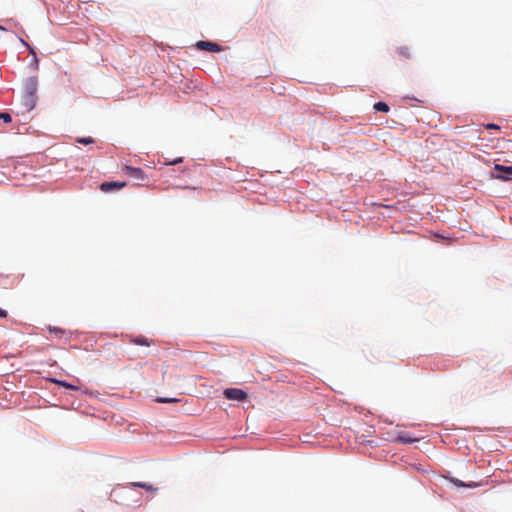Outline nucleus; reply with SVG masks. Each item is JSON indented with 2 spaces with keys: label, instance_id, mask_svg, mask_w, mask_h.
Returning a JSON list of instances; mask_svg holds the SVG:
<instances>
[{
  "label": "nucleus",
  "instance_id": "1",
  "mask_svg": "<svg viewBox=\"0 0 512 512\" xmlns=\"http://www.w3.org/2000/svg\"><path fill=\"white\" fill-rule=\"evenodd\" d=\"M37 90H38V79L37 77H28L23 84L22 94V106L23 112H30L37 104Z\"/></svg>",
  "mask_w": 512,
  "mask_h": 512
},
{
  "label": "nucleus",
  "instance_id": "2",
  "mask_svg": "<svg viewBox=\"0 0 512 512\" xmlns=\"http://www.w3.org/2000/svg\"><path fill=\"white\" fill-rule=\"evenodd\" d=\"M223 395L228 400L245 401L248 398V394L239 388H227L224 390Z\"/></svg>",
  "mask_w": 512,
  "mask_h": 512
},
{
  "label": "nucleus",
  "instance_id": "3",
  "mask_svg": "<svg viewBox=\"0 0 512 512\" xmlns=\"http://www.w3.org/2000/svg\"><path fill=\"white\" fill-rule=\"evenodd\" d=\"M494 177L503 179V180H510L512 179V166H504L500 164H496L494 166Z\"/></svg>",
  "mask_w": 512,
  "mask_h": 512
},
{
  "label": "nucleus",
  "instance_id": "4",
  "mask_svg": "<svg viewBox=\"0 0 512 512\" xmlns=\"http://www.w3.org/2000/svg\"><path fill=\"white\" fill-rule=\"evenodd\" d=\"M123 171L126 175L136 180L144 181L147 179L145 172L141 168L124 166Z\"/></svg>",
  "mask_w": 512,
  "mask_h": 512
},
{
  "label": "nucleus",
  "instance_id": "5",
  "mask_svg": "<svg viewBox=\"0 0 512 512\" xmlns=\"http://www.w3.org/2000/svg\"><path fill=\"white\" fill-rule=\"evenodd\" d=\"M126 186V182L113 181V182H103L100 185V190L102 192L108 193L114 190H120Z\"/></svg>",
  "mask_w": 512,
  "mask_h": 512
},
{
  "label": "nucleus",
  "instance_id": "6",
  "mask_svg": "<svg viewBox=\"0 0 512 512\" xmlns=\"http://www.w3.org/2000/svg\"><path fill=\"white\" fill-rule=\"evenodd\" d=\"M197 48L200 50L211 51V52H220L222 51V47L217 43L209 42V41H199L196 44Z\"/></svg>",
  "mask_w": 512,
  "mask_h": 512
},
{
  "label": "nucleus",
  "instance_id": "7",
  "mask_svg": "<svg viewBox=\"0 0 512 512\" xmlns=\"http://www.w3.org/2000/svg\"><path fill=\"white\" fill-rule=\"evenodd\" d=\"M396 441L400 442V443H405V444H410V443H413L416 441L415 438H412L410 437L407 433L405 432H399L397 433L396 435Z\"/></svg>",
  "mask_w": 512,
  "mask_h": 512
},
{
  "label": "nucleus",
  "instance_id": "8",
  "mask_svg": "<svg viewBox=\"0 0 512 512\" xmlns=\"http://www.w3.org/2000/svg\"><path fill=\"white\" fill-rule=\"evenodd\" d=\"M450 481L457 487H468V488H475L478 487L479 484L475 482L470 483H464L463 481L457 479V478H451Z\"/></svg>",
  "mask_w": 512,
  "mask_h": 512
},
{
  "label": "nucleus",
  "instance_id": "9",
  "mask_svg": "<svg viewBox=\"0 0 512 512\" xmlns=\"http://www.w3.org/2000/svg\"><path fill=\"white\" fill-rule=\"evenodd\" d=\"M130 342L135 345H141V346H150L151 345V341L144 336L134 337L130 340Z\"/></svg>",
  "mask_w": 512,
  "mask_h": 512
},
{
  "label": "nucleus",
  "instance_id": "10",
  "mask_svg": "<svg viewBox=\"0 0 512 512\" xmlns=\"http://www.w3.org/2000/svg\"><path fill=\"white\" fill-rule=\"evenodd\" d=\"M130 486L142 488L147 491H156L157 490V488H154L151 484H148L146 482H132V483H130Z\"/></svg>",
  "mask_w": 512,
  "mask_h": 512
},
{
  "label": "nucleus",
  "instance_id": "11",
  "mask_svg": "<svg viewBox=\"0 0 512 512\" xmlns=\"http://www.w3.org/2000/svg\"><path fill=\"white\" fill-rule=\"evenodd\" d=\"M397 52L403 58L409 59V58L412 57L411 50L407 46H400V47H398L397 48Z\"/></svg>",
  "mask_w": 512,
  "mask_h": 512
},
{
  "label": "nucleus",
  "instance_id": "12",
  "mask_svg": "<svg viewBox=\"0 0 512 512\" xmlns=\"http://www.w3.org/2000/svg\"><path fill=\"white\" fill-rule=\"evenodd\" d=\"M47 330L49 333L55 334L57 337H62L63 335L67 334V332L59 327L55 326H48Z\"/></svg>",
  "mask_w": 512,
  "mask_h": 512
},
{
  "label": "nucleus",
  "instance_id": "13",
  "mask_svg": "<svg viewBox=\"0 0 512 512\" xmlns=\"http://www.w3.org/2000/svg\"><path fill=\"white\" fill-rule=\"evenodd\" d=\"M374 109L376 111L387 113L389 111V106L386 103H384V102H377L374 105Z\"/></svg>",
  "mask_w": 512,
  "mask_h": 512
},
{
  "label": "nucleus",
  "instance_id": "14",
  "mask_svg": "<svg viewBox=\"0 0 512 512\" xmlns=\"http://www.w3.org/2000/svg\"><path fill=\"white\" fill-rule=\"evenodd\" d=\"M54 382L62 387H65V388H68V389H73V390H78V387L77 386H74L68 382H65V381H60V380H54Z\"/></svg>",
  "mask_w": 512,
  "mask_h": 512
},
{
  "label": "nucleus",
  "instance_id": "15",
  "mask_svg": "<svg viewBox=\"0 0 512 512\" xmlns=\"http://www.w3.org/2000/svg\"><path fill=\"white\" fill-rule=\"evenodd\" d=\"M77 142L81 143V144L88 145V144L94 143V140L91 137H85V138H78Z\"/></svg>",
  "mask_w": 512,
  "mask_h": 512
},
{
  "label": "nucleus",
  "instance_id": "16",
  "mask_svg": "<svg viewBox=\"0 0 512 512\" xmlns=\"http://www.w3.org/2000/svg\"><path fill=\"white\" fill-rule=\"evenodd\" d=\"M0 119L3 120L5 123H10L12 121L10 114L6 112L0 113Z\"/></svg>",
  "mask_w": 512,
  "mask_h": 512
},
{
  "label": "nucleus",
  "instance_id": "17",
  "mask_svg": "<svg viewBox=\"0 0 512 512\" xmlns=\"http://www.w3.org/2000/svg\"><path fill=\"white\" fill-rule=\"evenodd\" d=\"M158 403H172L177 402L178 400L175 398H165V397H159L156 400Z\"/></svg>",
  "mask_w": 512,
  "mask_h": 512
},
{
  "label": "nucleus",
  "instance_id": "18",
  "mask_svg": "<svg viewBox=\"0 0 512 512\" xmlns=\"http://www.w3.org/2000/svg\"><path fill=\"white\" fill-rule=\"evenodd\" d=\"M20 41H21V43H22V44H24L26 47H28V48H29V50H30V53H31V54L35 55V51H34V49H33V48H31V47L29 46V44H28L25 40H23V39L21 38V39H20Z\"/></svg>",
  "mask_w": 512,
  "mask_h": 512
},
{
  "label": "nucleus",
  "instance_id": "19",
  "mask_svg": "<svg viewBox=\"0 0 512 512\" xmlns=\"http://www.w3.org/2000/svg\"><path fill=\"white\" fill-rule=\"evenodd\" d=\"M487 129H499L500 127L496 124L490 123L486 125Z\"/></svg>",
  "mask_w": 512,
  "mask_h": 512
},
{
  "label": "nucleus",
  "instance_id": "20",
  "mask_svg": "<svg viewBox=\"0 0 512 512\" xmlns=\"http://www.w3.org/2000/svg\"><path fill=\"white\" fill-rule=\"evenodd\" d=\"M5 317H7V312L0 308V318H5Z\"/></svg>",
  "mask_w": 512,
  "mask_h": 512
},
{
  "label": "nucleus",
  "instance_id": "21",
  "mask_svg": "<svg viewBox=\"0 0 512 512\" xmlns=\"http://www.w3.org/2000/svg\"><path fill=\"white\" fill-rule=\"evenodd\" d=\"M182 162V158H178L177 160L171 162L170 164H177V163H180Z\"/></svg>",
  "mask_w": 512,
  "mask_h": 512
},
{
  "label": "nucleus",
  "instance_id": "22",
  "mask_svg": "<svg viewBox=\"0 0 512 512\" xmlns=\"http://www.w3.org/2000/svg\"><path fill=\"white\" fill-rule=\"evenodd\" d=\"M0 30H5V28H4V27H2V26H0Z\"/></svg>",
  "mask_w": 512,
  "mask_h": 512
}]
</instances>
